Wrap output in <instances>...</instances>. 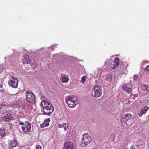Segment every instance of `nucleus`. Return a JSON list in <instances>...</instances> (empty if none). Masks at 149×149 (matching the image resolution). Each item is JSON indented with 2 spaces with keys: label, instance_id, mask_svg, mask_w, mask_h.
<instances>
[{
  "label": "nucleus",
  "instance_id": "1a4fd4ad",
  "mask_svg": "<svg viewBox=\"0 0 149 149\" xmlns=\"http://www.w3.org/2000/svg\"><path fill=\"white\" fill-rule=\"evenodd\" d=\"M133 116L130 113L126 114L123 117L122 120L125 123L129 120H131L133 118Z\"/></svg>",
  "mask_w": 149,
  "mask_h": 149
},
{
  "label": "nucleus",
  "instance_id": "b1692460",
  "mask_svg": "<svg viewBox=\"0 0 149 149\" xmlns=\"http://www.w3.org/2000/svg\"><path fill=\"white\" fill-rule=\"evenodd\" d=\"M86 79V77L85 76H83L82 78L81 82L82 83H84L85 82Z\"/></svg>",
  "mask_w": 149,
  "mask_h": 149
},
{
  "label": "nucleus",
  "instance_id": "473e14b6",
  "mask_svg": "<svg viewBox=\"0 0 149 149\" xmlns=\"http://www.w3.org/2000/svg\"><path fill=\"white\" fill-rule=\"evenodd\" d=\"M130 149H134V147L133 146H131L130 147Z\"/></svg>",
  "mask_w": 149,
  "mask_h": 149
},
{
  "label": "nucleus",
  "instance_id": "f8f14e48",
  "mask_svg": "<svg viewBox=\"0 0 149 149\" xmlns=\"http://www.w3.org/2000/svg\"><path fill=\"white\" fill-rule=\"evenodd\" d=\"M17 145V142L16 140H12L9 143L8 147L10 149H13Z\"/></svg>",
  "mask_w": 149,
  "mask_h": 149
},
{
  "label": "nucleus",
  "instance_id": "20e7f679",
  "mask_svg": "<svg viewBox=\"0 0 149 149\" xmlns=\"http://www.w3.org/2000/svg\"><path fill=\"white\" fill-rule=\"evenodd\" d=\"M91 136L87 133H85L83 135V138L81 140V146H86L88 145L91 141Z\"/></svg>",
  "mask_w": 149,
  "mask_h": 149
},
{
  "label": "nucleus",
  "instance_id": "dca6fc26",
  "mask_svg": "<svg viewBox=\"0 0 149 149\" xmlns=\"http://www.w3.org/2000/svg\"><path fill=\"white\" fill-rule=\"evenodd\" d=\"M141 88L143 91L147 90V91L149 90V87L148 88V86L145 85H143L141 86Z\"/></svg>",
  "mask_w": 149,
  "mask_h": 149
},
{
  "label": "nucleus",
  "instance_id": "6e6552de",
  "mask_svg": "<svg viewBox=\"0 0 149 149\" xmlns=\"http://www.w3.org/2000/svg\"><path fill=\"white\" fill-rule=\"evenodd\" d=\"M109 65L113 69H114L118 66L119 63V59L118 58H116L114 60L109 61Z\"/></svg>",
  "mask_w": 149,
  "mask_h": 149
},
{
  "label": "nucleus",
  "instance_id": "39448f33",
  "mask_svg": "<svg viewBox=\"0 0 149 149\" xmlns=\"http://www.w3.org/2000/svg\"><path fill=\"white\" fill-rule=\"evenodd\" d=\"M102 88L99 86H96L94 87V91L92 92V95L95 97H100L102 95Z\"/></svg>",
  "mask_w": 149,
  "mask_h": 149
},
{
  "label": "nucleus",
  "instance_id": "37998d69",
  "mask_svg": "<svg viewBox=\"0 0 149 149\" xmlns=\"http://www.w3.org/2000/svg\"><path fill=\"white\" fill-rule=\"evenodd\" d=\"M52 47V46H51V47H50V48H51V47Z\"/></svg>",
  "mask_w": 149,
  "mask_h": 149
},
{
  "label": "nucleus",
  "instance_id": "5701e85b",
  "mask_svg": "<svg viewBox=\"0 0 149 149\" xmlns=\"http://www.w3.org/2000/svg\"><path fill=\"white\" fill-rule=\"evenodd\" d=\"M47 125H48L47 124V125H45L44 124V123H43V124H40V127L41 128H44L45 127H47Z\"/></svg>",
  "mask_w": 149,
  "mask_h": 149
},
{
  "label": "nucleus",
  "instance_id": "cd10ccee",
  "mask_svg": "<svg viewBox=\"0 0 149 149\" xmlns=\"http://www.w3.org/2000/svg\"><path fill=\"white\" fill-rule=\"evenodd\" d=\"M19 124L20 125H24V123L22 121H19Z\"/></svg>",
  "mask_w": 149,
  "mask_h": 149
},
{
  "label": "nucleus",
  "instance_id": "c03bdc74",
  "mask_svg": "<svg viewBox=\"0 0 149 149\" xmlns=\"http://www.w3.org/2000/svg\"><path fill=\"white\" fill-rule=\"evenodd\" d=\"M135 97H137V96H136V95L134 96Z\"/></svg>",
  "mask_w": 149,
  "mask_h": 149
},
{
  "label": "nucleus",
  "instance_id": "58836bf2",
  "mask_svg": "<svg viewBox=\"0 0 149 149\" xmlns=\"http://www.w3.org/2000/svg\"><path fill=\"white\" fill-rule=\"evenodd\" d=\"M133 99H135V98H134V97H133Z\"/></svg>",
  "mask_w": 149,
  "mask_h": 149
},
{
  "label": "nucleus",
  "instance_id": "7c9ffc66",
  "mask_svg": "<svg viewBox=\"0 0 149 149\" xmlns=\"http://www.w3.org/2000/svg\"><path fill=\"white\" fill-rule=\"evenodd\" d=\"M3 70V68H0V73Z\"/></svg>",
  "mask_w": 149,
  "mask_h": 149
},
{
  "label": "nucleus",
  "instance_id": "a211bd4d",
  "mask_svg": "<svg viewBox=\"0 0 149 149\" xmlns=\"http://www.w3.org/2000/svg\"><path fill=\"white\" fill-rule=\"evenodd\" d=\"M149 109L148 106H145L144 107L141 109L143 110V112L145 113Z\"/></svg>",
  "mask_w": 149,
  "mask_h": 149
},
{
  "label": "nucleus",
  "instance_id": "412c9836",
  "mask_svg": "<svg viewBox=\"0 0 149 149\" xmlns=\"http://www.w3.org/2000/svg\"><path fill=\"white\" fill-rule=\"evenodd\" d=\"M66 124V123H65L64 124H58V127L59 128H61V127H64V126H65Z\"/></svg>",
  "mask_w": 149,
  "mask_h": 149
},
{
  "label": "nucleus",
  "instance_id": "f03ea898",
  "mask_svg": "<svg viewBox=\"0 0 149 149\" xmlns=\"http://www.w3.org/2000/svg\"><path fill=\"white\" fill-rule=\"evenodd\" d=\"M66 102L70 107H74L78 103L76 97L68 96L66 98Z\"/></svg>",
  "mask_w": 149,
  "mask_h": 149
},
{
  "label": "nucleus",
  "instance_id": "aec40b11",
  "mask_svg": "<svg viewBox=\"0 0 149 149\" xmlns=\"http://www.w3.org/2000/svg\"><path fill=\"white\" fill-rule=\"evenodd\" d=\"M111 76L110 75H107L106 77V79L109 81L111 80Z\"/></svg>",
  "mask_w": 149,
  "mask_h": 149
},
{
  "label": "nucleus",
  "instance_id": "4468645a",
  "mask_svg": "<svg viewBox=\"0 0 149 149\" xmlns=\"http://www.w3.org/2000/svg\"><path fill=\"white\" fill-rule=\"evenodd\" d=\"M123 89L124 91L127 93L130 94L131 91V89L128 88L127 86H123Z\"/></svg>",
  "mask_w": 149,
  "mask_h": 149
},
{
  "label": "nucleus",
  "instance_id": "4c0bfd02",
  "mask_svg": "<svg viewBox=\"0 0 149 149\" xmlns=\"http://www.w3.org/2000/svg\"><path fill=\"white\" fill-rule=\"evenodd\" d=\"M12 125V123H10L9 124V125Z\"/></svg>",
  "mask_w": 149,
  "mask_h": 149
},
{
  "label": "nucleus",
  "instance_id": "72a5a7b5",
  "mask_svg": "<svg viewBox=\"0 0 149 149\" xmlns=\"http://www.w3.org/2000/svg\"><path fill=\"white\" fill-rule=\"evenodd\" d=\"M35 65H34V64H33L32 65V67L33 68H35V67H36Z\"/></svg>",
  "mask_w": 149,
  "mask_h": 149
},
{
  "label": "nucleus",
  "instance_id": "4be33fe9",
  "mask_svg": "<svg viewBox=\"0 0 149 149\" xmlns=\"http://www.w3.org/2000/svg\"><path fill=\"white\" fill-rule=\"evenodd\" d=\"M145 113L143 112V111L142 109H141L140 110V113H139V116H142V115Z\"/></svg>",
  "mask_w": 149,
  "mask_h": 149
},
{
  "label": "nucleus",
  "instance_id": "2eb2a0df",
  "mask_svg": "<svg viewBox=\"0 0 149 149\" xmlns=\"http://www.w3.org/2000/svg\"><path fill=\"white\" fill-rule=\"evenodd\" d=\"M0 134L2 137H4L6 135L5 131L4 130L0 129Z\"/></svg>",
  "mask_w": 149,
  "mask_h": 149
},
{
  "label": "nucleus",
  "instance_id": "bb28decb",
  "mask_svg": "<svg viewBox=\"0 0 149 149\" xmlns=\"http://www.w3.org/2000/svg\"><path fill=\"white\" fill-rule=\"evenodd\" d=\"M145 70L147 71H149V65L146 67Z\"/></svg>",
  "mask_w": 149,
  "mask_h": 149
},
{
  "label": "nucleus",
  "instance_id": "e433bc0d",
  "mask_svg": "<svg viewBox=\"0 0 149 149\" xmlns=\"http://www.w3.org/2000/svg\"><path fill=\"white\" fill-rule=\"evenodd\" d=\"M109 62V60H107L106 62V63H108V62Z\"/></svg>",
  "mask_w": 149,
  "mask_h": 149
},
{
  "label": "nucleus",
  "instance_id": "423d86ee",
  "mask_svg": "<svg viewBox=\"0 0 149 149\" xmlns=\"http://www.w3.org/2000/svg\"><path fill=\"white\" fill-rule=\"evenodd\" d=\"M18 81L16 78L12 77L8 81V84L12 88H16L17 87Z\"/></svg>",
  "mask_w": 149,
  "mask_h": 149
},
{
  "label": "nucleus",
  "instance_id": "9d476101",
  "mask_svg": "<svg viewBox=\"0 0 149 149\" xmlns=\"http://www.w3.org/2000/svg\"><path fill=\"white\" fill-rule=\"evenodd\" d=\"M60 79L61 81L63 83H67L68 81L69 78L68 75L61 74Z\"/></svg>",
  "mask_w": 149,
  "mask_h": 149
},
{
  "label": "nucleus",
  "instance_id": "0eeeda50",
  "mask_svg": "<svg viewBox=\"0 0 149 149\" xmlns=\"http://www.w3.org/2000/svg\"><path fill=\"white\" fill-rule=\"evenodd\" d=\"M31 124L28 121H26L24 123V126L21 128L23 131L25 132H29L31 130Z\"/></svg>",
  "mask_w": 149,
  "mask_h": 149
},
{
  "label": "nucleus",
  "instance_id": "79ce46f5",
  "mask_svg": "<svg viewBox=\"0 0 149 149\" xmlns=\"http://www.w3.org/2000/svg\"><path fill=\"white\" fill-rule=\"evenodd\" d=\"M13 51H14V50H13ZM15 51H13V52H14V53H15Z\"/></svg>",
  "mask_w": 149,
  "mask_h": 149
},
{
  "label": "nucleus",
  "instance_id": "6ab92c4d",
  "mask_svg": "<svg viewBox=\"0 0 149 149\" xmlns=\"http://www.w3.org/2000/svg\"><path fill=\"white\" fill-rule=\"evenodd\" d=\"M11 58L9 56L7 57H5V62L6 63H8L10 61Z\"/></svg>",
  "mask_w": 149,
  "mask_h": 149
},
{
  "label": "nucleus",
  "instance_id": "c9c22d12",
  "mask_svg": "<svg viewBox=\"0 0 149 149\" xmlns=\"http://www.w3.org/2000/svg\"><path fill=\"white\" fill-rule=\"evenodd\" d=\"M2 88V86L0 84V88Z\"/></svg>",
  "mask_w": 149,
  "mask_h": 149
},
{
  "label": "nucleus",
  "instance_id": "7ed1b4c3",
  "mask_svg": "<svg viewBox=\"0 0 149 149\" xmlns=\"http://www.w3.org/2000/svg\"><path fill=\"white\" fill-rule=\"evenodd\" d=\"M26 99L29 103L31 104H35V96L32 93L27 91L25 93Z\"/></svg>",
  "mask_w": 149,
  "mask_h": 149
},
{
  "label": "nucleus",
  "instance_id": "393cba45",
  "mask_svg": "<svg viewBox=\"0 0 149 149\" xmlns=\"http://www.w3.org/2000/svg\"><path fill=\"white\" fill-rule=\"evenodd\" d=\"M36 149H41L42 147L41 146L38 145H36Z\"/></svg>",
  "mask_w": 149,
  "mask_h": 149
},
{
  "label": "nucleus",
  "instance_id": "f257e3e1",
  "mask_svg": "<svg viewBox=\"0 0 149 149\" xmlns=\"http://www.w3.org/2000/svg\"><path fill=\"white\" fill-rule=\"evenodd\" d=\"M40 105L43 107L41 111L43 112V114L44 115H49L52 113L54 111L53 106L49 101L42 100Z\"/></svg>",
  "mask_w": 149,
  "mask_h": 149
},
{
  "label": "nucleus",
  "instance_id": "9b49d317",
  "mask_svg": "<svg viewBox=\"0 0 149 149\" xmlns=\"http://www.w3.org/2000/svg\"><path fill=\"white\" fill-rule=\"evenodd\" d=\"M63 149H73V144L70 141H68L65 144Z\"/></svg>",
  "mask_w": 149,
  "mask_h": 149
},
{
  "label": "nucleus",
  "instance_id": "ddd939ff",
  "mask_svg": "<svg viewBox=\"0 0 149 149\" xmlns=\"http://www.w3.org/2000/svg\"><path fill=\"white\" fill-rule=\"evenodd\" d=\"M23 58V63L28 64L30 63L31 62V60H30L29 56L28 55H26L24 56Z\"/></svg>",
  "mask_w": 149,
  "mask_h": 149
},
{
  "label": "nucleus",
  "instance_id": "2f4dec72",
  "mask_svg": "<svg viewBox=\"0 0 149 149\" xmlns=\"http://www.w3.org/2000/svg\"><path fill=\"white\" fill-rule=\"evenodd\" d=\"M6 118H5V119H8L9 120V116H6Z\"/></svg>",
  "mask_w": 149,
  "mask_h": 149
},
{
  "label": "nucleus",
  "instance_id": "a19ab883",
  "mask_svg": "<svg viewBox=\"0 0 149 149\" xmlns=\"http://www.w3.org/2000/svg\"><path fill=\"white\" fill-rule=\"evenodd\" d=\"M5 120L6 121H8V120Z\"/></svg>",
  "mask_w": 149,
  "mask_h": 149
},
{
  "label": "nucleus",
  "instance_id": "f704fd0d",
  "mask_svg": "<svg viewBox=\"0 0 149 149\" xmlns=\"http://www.w3.org/2000/svg\"><path fill=\"white\" fill-rule=\"evenodd\" d=\"M145 62L144 61L142 62V67H143V65H144V64Z\"/></svg>",
  "mask_w": 149,
  "mask_h": 149
},
{
  "label": "nucleus",
  "instance_id": "ea45409f",
  "mask_svg": "<svg viewBox=\"0 0 149 149\" xmlns=\"http://www.w3.org/2000/svg\"><path fill=\"white\" fill-rule=\"evenodd\" d=\"M53 45L54 46H55V45H56L54 44Z\"/></svg>",
  "mask_w": 149,
  "mask_h": 149
},
{
  "label": "nucleus",
  "instance_id": "f3484780",
  "mask_svg": "<svg viewBox=\"0 0 149 149\" xmlns=\"http://www.w3.org/2000/svg\"><path fill=\"white\" fill-rule=\"evenodd\" d=\"M50 121V119L49 118H48L47 119H46L45 120L44 122V124L45 125H48L47 127L49 125V122Z\"/></svg>",
  "mask_w": 149,
  "mask_h": 149
},
{
  "label": "nucleus",
  "instance_id": "c85d7f7f",
  "mask_svg": "<svg viewBox=\"0 0 149 149\" xmlns=\"http://www.w3.org/2000/svg\"><path fill=\"white\" fill-rule=\"evenodd\" d=\"M9 120H14V118L10 116L9 118Z\"/></svg>",
  "mask_w": 149,
  "mask_h": 149
},
{
  "label": "nucleus",
  "instance_id": "c756f323",
  "mask_svg": "<svg viewBox=\"0 0 149 149\" xmlns=\"http://www.w3.org/2000/svg\"><path fill=\"white\" fill-rule=\"evenodd\" d=\"M68 127L67 126V127H64V130L65 131H66L67 130V129H68Z\"/></svg>",
  "mask_w": 149,
  "mask_h": 149
},
{
  "label": "nucleus",
  "instance_id": "a878e982",
  "mask_svg": "<svg viewBox=\"0 0 149 149\" xmlns=\"http://www.w3.org/2000/svg\"><path fill=\"white\" fill-rule=\"evenodd\" d=\"M138 78V77L137 75H134L133 77V79L135 80H137Z\"/></svg>",
  "mask_w": 149,
  "mask_h": 149
}]
</instances>
